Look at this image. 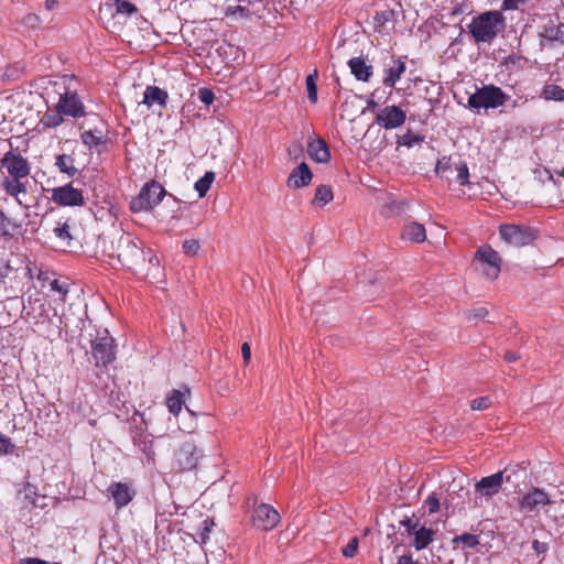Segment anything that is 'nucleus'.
Returning a JSON list of instances; mask_svg holds the SVG:
<instances>
[{
  "mask_svg": "<svg viewBox=\"0 0 564 564\" xmlns=\"http://www.w3.org/2000/svg\"><path fill=\"white\" fill-rule=\"evenodd\" d=\"M406 119V113L398 106H386L376 116V123L386 130L401 127Z\"/></svg>",
  "mask_w": 564,
  "mask_h": 564,
  "instance_id": "9b49d317",
  "label": "nucleus"
},
{
  "mask_svg": "<svg viewBox=\"0 0 564 564\" xmlns=\"http://www.w3.org/2000/svg\"><path fill=\"white\" fill-rule=\"evenodd\" d=\"M453 171L454 165L451 162V158L443 156L441 160L437 161L435 169L437 175L451 180V176L447 173Z\"/></svg>",
  "mask_w": 564,
  "mask_h": 564,
  "instance_id": "4c0bfd02",
  "label": "nucleus"
},
{
  "mask_svg": "<svg viewBox=\"0 0 564 564\" xmlns=\"http://www.w3.org/2000/svg\"><path fill=\"white\" fill-rule=\"evenodd\" d=\"M425 505L429 508V513H435L440 510V499L436 497L435 494L430 495L426 500Z\"/></svg>",
  "mask_w": 564,
  "mask_h": 564,
  "instance_id": "8fccbe9b",
  "label": "nucleus"
},
{
  "mask_svg": "<svg viewBox=\"0 0 564 564\" xmlns=\"http://www.w3.org/2000/svg\"><path fill=\"white\" fill-rule=\"evenodd\" d=\"M19 564H47V561L37 557H25Z\"/></svg>",
  "mask_w": 564,
  "mask_h": 564,
  "instance_id": "e2e57ef3",
  "label": "nucleus"
},
{
  "mask_svg": "<svg viewBox=\"0 0 564 564\" xmlns=\"http://www.w3.org/2000/svg\"><path fill=\"white\" fill-rule=\"evenodd\" d=\"M56 109L63 115L74 118L84 117L86 115L85 107L76 93L66 91L61 95Z\"/></svg>",
  "mask_w": 564,
  "mask_h": 564,
  "instance_id": "f8f14e48",
  "label": "nucleus"
},
{
  "mask_svg": "<svg viewBox=\"0 0 564 564\" xmlns=\"http://www.w3.org/2000/svg\"><path fill=\"white\" fill-rule=\"evenodd\" d=\"M358 538H352L349 543L343 549V555L346 557H354L358 550Z\"/></svg>",
  "mask_w": 564,
  "mask_h": 564,
  "instance_id": "a18cd8bd",
  "label": "nucleus"
},
{
  "mask_svg": "<svg viewBox=\"0 0 564 564\" xmlns=\"http://www.w3.org/2000/svg\"><path fill=\"white\" fill-rule=\"evenodd\" d=\"M279 512L270 505L261 503L253 509L251 516L252 525L259 530H272L280 522Z\"/></svg>",
  "mask_w": 564,
  "mask_h": 564,
  "instance_id": "6e6552de",
  "label": "nucleus"
},
{
  "mask_svg": "<svg viewBox=\"0 0 564 564\" xmlns=\"http://www.w3.org/2000/svg\"><path fill=\"white\" fill-rule=\"evenodd\" d=\"M19 228V225L0 210V237L10 239Z\"/></svg>",
  "mask_w": 564,
  "mask_h": 564,
  "instance_id": "cd10ccee",
  "label": "nucleus"
},
{
  "mask_svg": "<svg viewBox=\"0 0 564 564\" xmlns=\"http://www.w3.org/2000/svg\"><path fill=\"white\" fill-rule=\"evenodd\" d=\"M351 74L361 82H368L372 75V66L367 65L361 57H352L348 61Z\"/></svg>",
  "mask_w": 564,
  "mask_h": 564,
  "instance_id": "4be33fe9",
  "label": "nucleus"
},
{
  "mask_svg": "<svg viewBox=\"0 0 564 564\" xmlns=\"http://www.w3.org/2000/svg\"><path fill=\"white\" fill-rule=\"evenodd\" d=\"M318 77V72L315 69L312 74H308L306 77V89L307 97L311 102L315 104L317 101V86L316 80Z\"/></svg>",
  "mask_w": 564,
  "mask_h": 564,
  "instance_id": "f704fd0d",
  "label": "nucleus"
},
{
  "mask_svg": "<svg viewBox=\"0 0 564 564\" xmlns=\"http://www.w3.org/2000/svg\"><path fill=\"white\" fill-rule=\"evenodd\" d=\"M29 178L4 177L2 188L6 194L14 197L19 204L28 195Z\"/></svg>",
  "mask_w": 564,
  "mask_h": 564,
  "instance_id": "2eb2a0df",
  "label": "nucleus"
},
{
  "mask_svg": "<svg viewBox=\"0 0 564 564\" xmlns=\"http://www.w3.org/2000/svg\"><path fill=\"white\" fill-rule=\"evenodd\" d=\"M236 13H240L241 15L246 17L248 15L249 10L241 6L228 7L226 10V15H231Z\"/></svg>",
  "mask_w": 564,
  "mask_h": 564,
  "instance_id": "13d9d810",
  "label": "nucleus"
},
{
  "mask_svg": "<svg viewBox=\"0 0 564 564\" xmlns=\"http://www.w3.org/2000/svg\"><path fill=\"white\" fill-rule=\"evenodd\" d=\"M539 36L549 42L564 43V23L549 20L541 26Z\"/></svg>",
  "mask_w": 564,
  "mask_h": 564,
  "instance_id": "f3484780",
  "label": "nucleus"
},
{
  "mask_svg": "<svg viewBox=\"0 0 564 564\" xmlns=\"http://www.w3.org/2000/svg\"><path fill=\"white\" fill-rule=\"evenodd\" d=\"M412 534L414 535V549L416 551H421L427 547L433 542L435 531L430 528L419 527Z\"/></svg>",
  "mask_w": 564,
  "mask_h": 564,
  "instance_id": "5701e85b",
  "label": "nucleus"
},
{
  "mask_svg": "<svg viewBox=\"0 0 564 564\" xmlns=\"http://www.w3.org/2000/svg\"><path fill=\"white\" fill-rule=\"evenodd\" d=\"M133 442L144 454H147L152 447V440L149 434L140 433L139 435L133 436Z\"/></svg>",
  "mask_w": 564,
  "mask_h": 564,
  "instance_id": "58836bf2",
  "label": "nucleus"
},
{
  "mask_svg": "<svg viewBox=\"0 0 564 564\" xmlns=\"http://www.w3.org/2000/svg\"><path fill=\"white\" fill-rule=\"evenodd\" d=\"M506 28V19L500 11H486L473 18L468 25L476 43H491Z\"/></svg>",
  "mask_w": 564,
  "mask_h": 564,
  "instance_id": "f03ea898",
  "label": "nucleus"
},
{
  "mask_svg": "<svg viewBox=\"0 0 564 564\" xmlns=\"http://www.w3.org/2000/svg\"><path fill=\"white\" fill-rule=\"evenodd\" d=\"M51 199L59 206L75 207L85 205L83 192L73 187L72 184L53 188Z\"/></svg>",
  "mask_w": 564,
  "mask_h": 564,
  "instance_id": "9d476101",
  "label": "nucleus"
},
{
  "mask_svg": "<svg viewBox=\"0 0 564 564\" xmlns=\"http://www.w3.org/2000/svg\"><path fill=\"white\" fill-rule=\"evenodd\" d=\"M80 139L89 149L97 147L101 142V137L96 135L91 130L83 132Z\"/></svg>",
  "mask_w": 564,
  "mask_h": 564,
  "instance_id": "a19ab883",
  "label": "nucleus"
},
{
  "mask_svg": "<svg viewBox=\"0 0 564 564\" xmlns=\"http://www.w3.org/2000/svg\"><path fill=\"white\" fill-rule=\"evenodd\" d=\"M198 98L203 104L208 106L213 104L215 95L212 89L204 87L198 90Z\"/></svg>",
  "mask_w": 564,
  "mask_h": 564,
  "instance_id": "de8ad7c7",
  "label": "nucleus"
},
{
  "mask_svg": "<svg viewBox=\"0 0 564 564\" xmlns=\"http://www.w3.org/2000/svg\"><path fill=\"white\" fill-rule=\"evenodd\" d=\"M503 481H511V475L508 474V469L482 477L475 484V490L482 497H492L500 491Z\"/></svg>",
  "mask_w": 564,
  "mask_h": 564,
  "instance_id": "1a4fd4ad",
  "label": "nucleus"
},
{
  "mask_svg": "<svg viewBox=\"0 0 564 564\" xmlns=\"http://www.w3.org/2000/svg\"><path fill=\"white\" fill-rule=\"evenodd\" d=\"M487 316L488 310L486 307H478L468 312V319H484Z\"/></svg>",
  "mask_w": 564,
  "mask_h": 564,
  "instance_id": "864d4df0",
  "label": "nucleus"
},
{
  "mask_svg": "<svg viewBox=\"0 0 564 564\" xmlns=\"http://www.w3.org/2000/svg\"><path fill=\"white\" fill-rule=\"evenodd\" d=\"M214 180H215V173L212 171H208L204 174L203 177H200L198 181H196L194 188L197 191L199 198H203L207 194Z\"/></svg>",
  "mask_w": 564,
  "mask_h": 564,
  "instance_id": "c756f323",
  "label": "nucleus"
},
{
  "mask_svg": "<svg viewBox=\"0 0 564 564\" xmlns=\"http://www.w3.org/2000/svg\"><path fill=\"white\" fill-rule=\"evenodd\" d=\"M550 177L554 180V183L556 184L560 182V178L564 180V167L561 170H554Z\"/></svg>",
  "mask_w": 564,
  "mask_h": 564,
  "instance_id": "0e129e2a",
  "label": "nucleus"
},
{
  "mask_svg": "<svg viewBox=\"0 0 564 564\" xmlns=\"http://www.w3.org/2000/svg\"><path fill=\"white\" fill-rule=\"evenodd\" d=\"M525 0H503L502 7L505 9H517L520 3H523Z\"/></svg>",
  "mask_w": 564,
  "mask_h": 564,
  "instance_id": "680f3d73",
  "label": "nucleus"
},
{
  "mask_svg": "<svg viewBox=\"0 0 564 564\" xmlns=\"http://www.w3.org/2000/svg\"><path fill=\"white\" fill-rule=\"evenodd\" d=\"M406 69L405 63L401 59H391L386 65L382 83L386 87H394Z\"/></svg>",
  "mask_w": 564,
  "mask_h": 564,
  "instance_id": "a211bd4d",
  "label": "nucleus"
},
{
  "mask_svg": "<svg viewBox=\"0 0 564 564\" xmlns=\"http://www.w3.org/2000/svg\"><path fill=\"white\" fill-rule=\"evenodd\" d=\"M176 457L182 470H193L196 468L202 453L193 442H184L178 448Z\"/></svg>",
  "mask_w": 564,
  "mask_h": 564,
  "instance_id": "ddd939ff",
  "label": "nucleus"
},
{
  "mask_svg": "<svg viewBox=\"0 0 564 564\" xmlns=\"http://www.w3.org/2000/svg\"><path fill=\"white\" fill-rule=\"evenodd\" d=\"M167 98L169 95L165 90L158 86H148L143 94L142 104L147 105L148 107H152L154 104H158L161 107H165Z\"/></svg>",
  "mask_w": 564,
  "mask_h": 564,
  "instance_id": "412c9836",
  "label": "nucleus"
},
{
  "mask_svg": "<svg viewBox=\"0 0 564 564\" xmlns=\"http://www.w3.org/2000/svg\"><path fill=\"white\" fill-rule=\"evenodd\" d=\"M400 524L406 529V532L409 534H412L419 528V520L417 519L413 520L411 518H406L404 520H401Z\"/></svg>",
  "mask_w": 564,
  "mask_h": 564,
  "instance_id": "6e6d98bb",
  "label": "nucleus"
},
{
  "mask_svg": "<svg viewBox=\"0 0 564 564\" xmlns=\"http://www.w3.org/2000/svg\"><path fill=\"white\" fill-rule=\"evenodd\" d=\"M402 238L412 242H423L426 239L425 228L422 224L411 223L404 227Z\"/></svg>",
  "mask_w": 564,
  "mask_h": 564,
  "instance_id": "b1692460",
  "label": "nucleus"
},
{
  "mask_svg": "<svg viewBox=\"0 0 564 564\" xmlns=\"http://www.w3.org/2000/svg\"><path fill=\"white\" fill-rule=\"evenodd\" d=\"M105 252L110 259H117L119 264L129 270L140 269L147 261L158 263V258L152 250L144 249L142 241L129 234H121L111 239L105 246Z\"/></svg>",
  "mask_w": 564,
  "mask_h": 564,
  "instance_id": "f257e3e1",
  "label": "nucleus"
},
{
  "mask_svg": "<svg viewBox=\"0 0 564 564\" xmlns=\"http://www.w3.org/2000/svg\"><path fill=\"white\" fill-rule=\"evenodd\" d=\"M40 23H41V19L35 13H29L25 17H23V19H22V24L30 29L37 28L40 25Z\"/></svg>",
  "mask_w": 564,
  "mask_h": 564,
  "instance_id": "09e8293b",
  "label": "nucleus"
},
{
  "mask_svg": "<svg viewBox=\"0 0 564 564\" xmlns=\"http://www.w3.org/2000/svg\"><path fill=\"white\" fill-rule=\"evenodd\" d=\"M393 15L394 12L392 10H384L380 13H377L375 20L379 25H383L386 22L390 21Z\"/></svg>",
  "mask_w": 564,
  "mask_h": 564,
  "instance_id": "5fc2aeb1",
  "label": "nucleus"
},
{
  "mask_svg": "<svg viewBox=\"0 0 564 564\" xmlns=\"http://www.w3.org/2000/svg\"><path fill=\"white\" fill-rule=\"evenodd\" d=\"M333 197L334 195L330 186L319 185L315 191L313 203L318 206H325L333 200Z\"/></svg>",
  "mask_w": 564,
  "mask_h": 564,
  "instance_id": "7c9ffc66",
  "label": "nucleus"
},
{
  "mask_svg": "<svg viewBox=\"0 0 564 564\" xmlns=\"http://www.w3.org/2000/svg\"><path fill=\"white\" fill-rule=\"evenodd\" d=\"M509 96L506 95L500 87L494 85H485L477 89L475 94L468 98L470 108H498L506 104Z\"/></svg>",
  "mask_w": 564,
  "mask_h": 564,
  "instance_id": "7ed1b4c3",
  "label": "nucleus"
},
{
  "mask_svg": "<svg viewBox=\"0 0 564 564\" xmlns=\"http://www.w3.org/2000/svg\"><path fill=\"white\" fill-rule=\"evenodd\" d=\"M454 171L456 172L455 180L460 185L469 184V170L465 162H458L454 164Z\"/></svg>",
  "mask_w": 564,
  "mask_h": 564,
  "instance_id": "e433bc0d",
  "label": "nucleus"
},
{
  "mask_svg": "<svg viewBox=\"0 0 564 564\" xmlns=\"http://www.w3.org/2000/svg\"><path fill=\"white\" fill-rule=\"evenodd\" d=\"M213 522L208 519L204 520L200 527L199 531V538L203 543H206L207 539L209 538V533L212 530Z\"/></svg>",
  "mask_w": 564,
  "mask_h": 564,
  "instance_id": "603ef678",
  "label": "nucleus"
},
{
  "mask_svg": "<svg viewBox=\"0 0 564 564\" xmlns=\"http://www.w3.org/2000/svg\"><path fill=\"white\" fill-rule=\"evenodd\" d=\"M452 542L454 544H463L464 547L467 549H474L480 543L478 535L471 533H463L460 535H456L453 538Z\"/></svg>",
  "mask_w": 564,
  "mask_h": 564,
  "instance_id": "72a5a7b5",
  "label": "nucleus"
},
{
  "mask_svg": "<svg viewBox=\"0 0 564 564\" xmlns=\"http://www.w3.org/2000/svg\"><path fill=\"white\" fill-rule=\"evenodd\" d=\"M307 153L312 160L318 163H327L330 160L329 148L322 138L308 141Z\"/></svg>",
  "mask_w": 564,
  "mask_h": 564,
  "instance_id": "aec40b11",
  "label": "nucleus"
},
{
  "mask_svg": "<svg viewBox=\"0 0 564 564\" xmlns=\"http://www.w3.org/2000/svg\"><path fill=\"white\" fill-rule=\"evenodd\" d=\"M398 564H416V562L413 561L411 555H403L399 557Z\"/></svg>",
  "mask_w": 564,
  "mask_h": 564,
  "instance_id": "774afa93",
  "label": "nucleus"
},
{
  "mask_svg": "<svg viewBox=\"0 0 564 564\" xmlns=\"http://www.w3.org/2000/svg\"><path fill=\"white\" fill-rule=\"evenodd\" d=\"M62 115H63V112H59L58 110L56 113H53V115L47 113L44 116L43 122L47 127H57L63 122Z\"/></svg>",
  "mask_w": 564,
  "mask_h": 564,
  "instance_id": "c03bdc74",
  "label": "nucleus"
},
{
  "mask_svg": "<svg viewBox=\"0 0 564 564\" xmlns=\"http://www.w3.org/2000/svg\"><path fill=\"white\" fill-rule=\"evenodd\" d=\"M93 356L96 360V366H107L116 358L115 339L109 336L108 330L102 335H98L91 343Z\"/></svg>",
  "mask_w": 564,
  "mask_h": 564,
  "instance_id": "423d86ee",
  "label": "nucleus"
},
{
  "mask_svg": "<svg viewBox=\"0 0 564 564\" xmlns=\"http://www.w3.org/2000/svg\"><path fill=\"white\" fill-rule=\"evenodd\" d=\"M54 235L62 240H72V235L69 232V226L67 221L57 223V225L53 228Z\"/></svg>",
  "mask_w": 564,
  "mask_h": 564,
  "instance_id": "ea45409f",
  "label": "nucleus"
},
{
  "mask_svg": "<svg viewBox=\"0 0 564 564\" xmlns=\"http://www.w3.org/2000/svg\"><path fill=\"white\" fill-rule=\"evenodd\" d=\"M13 270L14 268L9 261L0 260V283L4 282V280L12 273Z\"/></svg>",
  "mask_w": 564,
  "mask_h": 564,
  "instance_id": "3c124183",
  "label": "nucleus"
},
{
  "mask_svg": "<svg viewBox=\"0 0 564 564\" xmlns=\"http://www.w3.org/2000/svg\"><path fill=\"white\" fill-rule=\"evenodd\" d=\"M130 208L133 213H140L151 208L149 198H147L142 189L140 194L131 200Z\"/></svg>",
  "mask_w": 564,
  "mask_h": 564,
  "instance_id": "c9c22d12",
  "label": "nucleus"
},
{
  "mask_svg": "<svg viewBox=\"0 0 564 564\" xmlns=\"http://www.w3.org/2000/svg\"><path fill=\"white\" fill-rule=\"evenodd\" d=\"M55 165L59 170V172L67 174L73 177L79 171L77 166H75V160L72 155L61 154L56 156Z\"/></svg>",
  "mask_w": 564,
  "mask_h": 564,
  "instance_id": "a878e982",
  "label": "nucleus"
},
{
  "mask_svg": "<svg viewBox=\"0 0 564 564\" xmlns=\"http://www.w3.org/2000/svg\"><path fill=\"white\" fill-rule=\"evenodd\" d=\"M542 97L545 100L563 101L564 100V89L554 84L545 85L542 90Z\"/></svg>",
  "mask_w": 564,
  "mask_h": 564,
  "instance_id": "2f4dec72",
  "label": "nucleus"
},
{
  "mask_svg": "<svg viewBox=\"0 0 564 564\" xmlns=\"http://www.w3.org/2000/svg\"><path fill=\"white\" fill-rule=\"evenodd\" d=\"M50 285H51V289H52L53 291H56V292H58V293H61V294H63V295H66V294H67V292H68V288H67V285H66V284H61V283L58 282V280H56V279H55V280H53V281L50 283Z\"/></svg>",
  "mask_w": 564,
  "mask_h": 564,
  "instance_id": "bf43d9fd",
  "label": "nucleus"
},
{
  "mask_svg": "<svg viewBox=\"0 0 564 564\" xmlns=\"http://www.w3.org/2000/svg\"><path fill=\"white\" fill-rule=\"evenodd\" d=\"M199 248V242L198 240L195 239L185 240L183 243L184 252L189 256H195L198 252Z\"/></svg>",
  "mask_w": 564,
  "mask_h": 564,
  "instance_id": "49530a36",
  "label": "nucleus"
},
{
  "mask_svg": "<svg viewBox=\"0 0 564 564\" xmlns=\"http://www.w3.org/2000/svg\"><path fill=\"white\" fill-rule=\"evenodd\" d=\"M550 503L551 500L544 490L540 488H533L522 497L520 500V508L524 511L531 512Z\"/></svg>",
  "mask_w": 564,
  "mask_h": 564,
  "instance_id": "4468645a",
  "label": "nucleus"
},
{
  "mask_svg": "<svg viewBox=\"0 0 564 564\" xmlns=\"http://www.w3.org/2000/svg\"><path fill=\"white\" fill-rule=\"evenodd\" d=\"M302 153V148L300 144H293L292 147L289 148V154L290 155H294V158L296 159L299 156V154Z\"/></svg>",
  "mask_w": 564,
  "mask_h": 564,
  "instance_id": "338daca9",
  "label": "nucleus"
},
{
  "mask_svg": "<svg viewBox=\"0 0 564 564\" xmlns=\"http://www.w3.org/2000/svg\"><path fill=\"white\" fill-rule=\"evenodd\" d=\"M424 141V135L421 133H413L408 131L403 135L399 137L398 144L406 148H412L416 144H421Z\"/></svg>",
  "mask_w": 564,
  "mask_h": 564,
  "instance_id": "473e14b6",
  "label": "nucleus"
},
{
  "mask_svg": "<svg viewBox=\"0 0 564 564\" xmlns=\"http://www.w3.org/2000/svg\"><path fill=\"white\" fill-rule=\"evenodd\" d=\"M108 491L111 494L117 508L126 507L134 496V492L130 487L123 482L111 484Z\"/></svg>",
  "mask_w": 564,
  "mask_h": 564,
  "instance_id": "6ab92c4d",
  "label": "nucleus"
},
{
  "mask_svg": "<svg viewBox=\"0 0 564 564\" xmlns=\"http://www.w3.org/2000/svg\"><path fill=\"white\" fill-rule=\"evenodd\" d=\"M499 234L507 243L516 247L528 246L535 239V236L529 228L513 224L501 225Z\"/></svg>",
  "mask_w": 564,
  "mask_h": 564,
  "instance_id": "0eeeda50",
  "label": "nucleus"
},
{
  "mask_svg": "<svg viewBox=\"0 0 564 564\" xmlns=\"http://www.w3.org/2000/svg\"><path fill=\"white\" fill-rule=\"evenodd\" d=\"M15 445L12 441L0 433V456L10 455L14 452Z\"/></svg>",
  "mask_w": 564,
  "mask_h": 564,
  "instance_id": "37998d69",
  "label": "nucleus"
},
{
  "mask_svg": "<svg viewBox=\"0 0 564 564\" xmlns=\"http://www.w3.org/2000/svg\"><path fill=\"white\" fill-rule=\"evenodd\" d=\"M241 354H242V358H243V361L245 364H248L250 361V358H251V349H250V346L248 343H243L242 346H241Z\"/></svg>",
  "mask_w": 564,
  "mask_h": 564,
  "instance_id": "052dcab7",
  "label": "nucleus"
},
{
  "mask_svg": "<svg viewBox=\"0 0 564 564\" xmlns=\"http://www.w3.org/2000/svg\"><path fill=\"white\" fill-rule=\"evenodd\" d=\"M106 7L109 8L112 13H121V14H132L137 11L134 4H132L128 0H110L106 3Z\"/></svg>",
  "mask_w": 564,
  "mask_h": 564,
  "instance_id": "c85d7f7f",
  "label": "nucleus"
},
{
  "mask_svg": "<svg viewBox=\"0 0 564 564\" xmlns=\"http://www.w3.org/2000/svg\"><path fill=\"white\" fill-rule=\"evenodd\" d=\"M503 358L508 362H513V361H517L518 359H520V356L512 351H506L503 355Z\"/></svg>",
  "mask_w": 564,
  "mask_h": 564,
  "instance_id": "69168bd1",
  "label": "nucleus"
},
{
  "mask_svg": "<svg viewBox=\"0 0 564 564\" xmlns=\"http://www.w3.org/2000/svg\"><path fill=\"white\" fill-rule=\"evenodd\" d=\"M9 148L0 161L1 167L7 170L8 177L29 178L31 172L29 161L19 151L13 150L11 144Z\"/></svg>",
  "mask_w": 564,
  "mask_h": 564,
  "instance_id": "20e7f679",
  "label": "nucleus"
},
{
  "mask_svg": "<svg viewBox=\"0 0 564 564\" xmlns=\"http://www.w3.org/2000/svg\"><path fill=\"white\" fill-rule=\"evenodd\" d=\"M532 549L538 555L545 554L549 551V544L539 540L532 541Z\"/></svg>",
  "mask_w": 564,
  "mask_h": 564,
  "instance_id": "4d7b16f0",
  "label": "nucleus"
},
{
  "mask_svg": "<svg viewBox=\"0 0 564 564\" xmlns=\"http://www.w3.org/2000/svg\"><path fill=\"white\" fill-rule=\"evenodd\" d=\"M142 191L145 194L147 198H149L151 208L154 205H158L163 199V197L165 195L164 187L154 181L144 185Z\"/></svg>",
  "mask_w": 564,
  "mask_h": 564,
  "instance_id": "393cba45",
  "label": "nucleus"
},
{
  "mask_svg": "<svg viewBox=\"0 0 564 564\" xmlns=\"http://www.w3.org/2000/svg\"><path fill=\"white\" fill-rule=\"evenodd\" d=\"M492 404L489 397H480L470 401V409L474 411L487 410Z\"/></svg>",
  "mask_w": 564,
  "mask_h": 564,
  "instance_id": "79ce46f5",
  "label": "nucleus"
},
{
  "mask_svg": "<svg viewBox=\"0 0 564 564\" xmlns=\"http://www.w3.org/2000/svg\"><path fill=\"white\" fill-rule=\"evenodd\" d=\"M184 402V393L180 390H172L166 397L169 411L174 415L181 412Z\"/></svg>",
  "mask_w": 564,
  "mask_h": 564,
  "instance_id": "bb28decb",
  "label": "nucleus"
},
{
  "mask_svg": "<svg viewBox=\"0 0 564 564\" xmlns=\"http://www.w3.org/2000/svg\"><path fill=\"white\" fill-rule=\"evenodd\" d=\"M474 260L480 264L481 272L488 279L498 278L501 271V258L490 246L480 247L476 251Z\"/></svg>",
  "mask_w": 564,
  "mask_h": 564,
  "instance_id": "39448f33",
  "label": "nucleus"
},
{
  "mask_svg": "<svg viewBox=\"0 0 564 564\" xmlns=\"http://www.w3.org/2000/svg\"><path fill=\"white\" fill-rule=\"evenodd\" d=\"M313 178V173L305 162L300 163L289 175L286 185L290 188H301L307 186Z\"/></svg>",
  "mask_w": 564,
  "mask_h": 564,
  "instance_id": "dca6fc26",
  "label": "nucleus"
}]
</instances>
